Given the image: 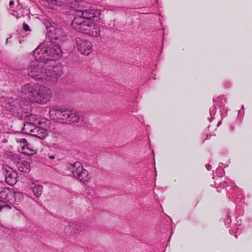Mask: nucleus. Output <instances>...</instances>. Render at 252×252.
Wrapping results in <instances>:
<instances>
[{"label":"nucleus","instance_id":"obj_2","mask_svg":"<svg viewBox=\"0 0 252 252\" xmlns=\"http://www.w3.org/2000/svg\"><path fill=\"white\" fill-rule=\"evenodd\" d=\"M50 118L54 120H62L64 123H77L79 121L78 112L74 110H60L52 108L49 111Z\"/></svg>","mask_w":252,"mask_h":252},{"label":"nucleus","instance_id":"obj_12","mask_svg":"<svg viewBox=\"0 0 252 252\" xmlns=\"http://www.w3.org/2000/svg\"><path fill=\"white\" fill-rule=\"evenodd\" d=\"M81 169L80 172V182L86 185L91 182L92 176L89 171L83 168V165H81Z\"/></svg>","mask_w":252,"mask_h":252},{"label":"nucleus","instance_id":"obj_30","mask_svg":"<svg viewBox=\"0 0 252 252\" xmlns=\"http://www.w3.org/2000/svg\"><path fill=\"white\" fill-rule=\"evenodd\" d=\"M22 141H23L24 143H27V140L25 139H23Z\"/></svg>","mask_w":252,"mask_h":252},{"label":"nucleus","instance_id":"obj_21","mask_svg":"<svg viewBox=\"0 0 252 252\" xmlns=\"http://www.w3.org/2000/svg\"><path fill=\"white\" fill-rule=\"evenodd\" d=\"M209 111H210V115L211 116H214L216 114V112H217V109H216V107L215 106L211 107L210 108Z\"/></svg>","mask_w":252,"mask_h":252},{"label":"nucleus","instance_id":"obj_4","mask_svg":"<svg viewBox=\"0 0 252 252\" xmlns=\"http://www.w3.org/2000/svg\"><path fill=\"white\" fill-rule=\"evenodd\" d=\"M84 0H80V18L86 19L88 20L97 21L100 19V11L95 9L90 3H84Z\"/></svg>","mask_w":252,"mask_h":252},{"label":"nucleus","instance_id":"obj_7","mask_svg":"<svg viewBox=\"0 0 252 252\" xmlns=\"http://www.w3.org/2000/svg\"><path fill=\"white\" fill-rule=\"evenodd\" d=\"M80 32L93 37H97L100 35L99 28L88 21L80 22Z\"/></svg>","mask_w":252,"mask_h":252},{"label":"nucleus","instance_id":"obj_27","mask_svg":"<svg viewBox=\"0 0 252 252\" xmlns=\"http://www.w3.org/2000/svg\"><path fill=\"white\" fill-rule=\"evenodd\" d=\"M49 158L51 159H54L55 158V156L54 155H50L49 156Z\"/></svg>","mask_w":252,"mask_h":252},{"label":"nucleus","instance_id":"obj_19","mask_svg":"<svg viewBox=\"0 0 252 252\" xmlns=\"http://www.w3.org/2000/svg\"><path fill=\"white\" fill-rule=\"evenodd\" d=\"M78 19L77 18H75L73 20H72L71 23V26L73 29L78 30L79 29V23H78Z\"/></svg>","mask_w":252,"mask_h":252},{"label":"nucleus","instance_id":"obj_13","mask_svg":"<svg viewBox=\"0 0 252 252\" xmlns=\"http://www.w3.org/2000/svg\"><path fill=\"white\" fill-rule=\"evenodd\" d=\"M17 167L22 172L29 173L30 171V165L28 161L21 160L17 162Z\"/></svg>","mask_w":252,"mask_h":252},{"label":"nucleus","instance_id":"obj_23","mask_svg":"<svg viewBox=\"0 0 252 252\" xmlns=\"http://www.w3.org/2000/svg\"><path fill=\"white\" fill-rule=\"evenodd\" d=\"M23 28L24 30V31H26V32L31 31V29L30 28V27L26 23H23Z\"/></svg>","mask_w":252,"mask_h":252},{"label":"nucleus","instance_id":"obj_22","mask_svg":"<svg viewBox=\"0 0 252 252\" xmlns=\"http://www.w3.org/2000/svg\"><path fill=\"white\" fill-rule=\"evenodd\" d=\"M223 221L226 226L229 225L231 222V220L230 216L227 215L226 218L223 220Z\"/></svg>","mask_w":252,"mask_h":252},{"label":"nucleus","instance_id":"obj_20","mask_svg":"<svg viewBox=\"0 0 252 252\" xmlns=\"http://www.w3.org/2000/svg\"><path fill=\"white\" fill-rule=\"evenodd\" d=\"M3 208L10 209L11 207L5 201L0 200V212Z\"/></svg>","mask_w":252,"mask_h":252},{"label":"nucleus","instance_id":"obj_17","mask_svg":"<svg viewBox=\"0 0 252 252\" xmlns=\"http://www.w3.org/2000/svg\"><path fill=\"white\" fill-rule=\"evenodd\" d=\"M14 197L15 199V203L18 205L24 200V196L22 193L20 192L14 193Z\"/></svg>","mask_w":252,"mask_h":252},{"label":"nucleus","instance_id":"obj_32","mask_svg":"<svg viewBox=\"0 0 252 252\" xmlns=\"http://www.w3.org/2000/svg\"><path fill=\"white\" fill-rule=\"evenodd\" d=\"M221 124V122H219L218 124V126H219Z\"/></svg>","mask_w":252,"mask_h":252},{"label":"nucleus","instance_id":"obj_26","mask_svg":"<svg viewBox=\"0 0 252 252\" xmlns=\"http://www.w3.org/2000/svg\"><path fill=\"white\" fill-rule=\"evenodd\" d=\"M206 167L208 170H210L211 169V165L210 164H207L206 165Z\"/></svg>","mask_w":252,"mask_h":252},{"label":"nucleus","instance_id":"obj_29","mask_svg":"<svg viewBox=\"0 0 252 252\" xmlns=\"http://www.w3.org/2000/svg\"><path fill=\"white\" fill-rule=\"evenodd\" d=\"M235 231V229H231L229 230V232L231 234H232V233H233Z\"/></svg>","mask_w":252,"mask_h":252},{"label":"nucleus","instance_id":"obj_14","mask_svg":"<svg viewBox=\"0 0 252 252\" xmlns=\"http://www.w3.org/2000/svg\"><path fill=\"white\" fill-rule=\"evenodd\" d=\"M88 116L87 112L82 111L80 113V126H87L89 125Z\"/></svg>","mask_w":252,"mask_h":252},{"label":"nucleus","instance_id":"obj_3","mask_svg":"<svg viewBox=\"0 0 252 252\" xmlns=\"http://www.w3.org/2000/svg\"><path fill=\"white\" fill-rule=\"evenodd\" d=\"M60 32H62L61 30H56L55 35L53 36V34H52L51 39H49V41H48L47 39H46V40L44 42L46 48L48 50L47 53L49 58H50L49 61L57 60L62 56V50L59 47L58 43L54 41V40L56 41L60 39V35H56L57 34H59Z\"/></svg>","mask_w":252,"mask_h":252},{"label":"nucleus","instance_id":"obj_18","mask_svg":"<svg viewBox=\"0 0 252 252\" xmlns=\"http://www.w3.org/2000/svg\"><path fill=\"white\" fill-rule=\"evenodd\" d=\"M77 162L74 164H71L69 167L70 169L72 170L71 173L73 177L76 179L79 178V172L78 171V168L76 167Z\"/></svg>","mask_w":252,"mask_h":252},{"label":"nucleus","instance_id":"obj_8","mask_svg":"<svg viewBox=\"0 0 252 252\" xmlns=\"http://www.w3.org/2000/svg\"><path fill=\"white\" fill-rule=\"evenodd\" d=\"M48 50L46 48L45 43L40 44L34 51L33 56L35 60L42 63V62L50 60L48 55Z\"/></svg>","mask_w":252,"mask_h":252},{"label":"nucleus","instance_id":"obj_1","mask_svg":"<svg viewBox=\"0 0 252 252\" xmlns=\"http://www.w3.org/2000/svg\"><path fill=\"white\" fill-rule=\"evenodd\" d=\"M21 92L32 103L45 104L52 96V91L48 87L38 84H28L21 88Z\"/></svg>","mask_w":252,"mask_h":252},{"label":"nucleus","instance_id":"obj_15","mask_svg":"<svg viewBox=\"0 0 252 252\" xmlns=\"http://www.w3.org/2000/svg\"><path fill=\"white\" fill-rule=\"evenodd\" d=\"M43 187L42 185L35 186L33 188L32 191L34 195L36 197H39L42 192Z\"/></svg>","mask_w":252,"mask_h":252},{"label":"nucleus","instance_id":"obj_31","mask_svg":"<svg viewBox=\"0 0 252 252\" xmlns=\"http://www.w3.org/2000/svg\"><path fill=\"white\" fill-rule=\"evenodd\" d=\"M85 193L86 194H91V192L90 191H85Z\"/></svg>","mask_w":252,"mask_h":252},{"label":"nucleus","instance_id":"obj_16","mask_svg":"<svg viewBox=\"0 0 252 252\" xmlns=\"http://www.w3.org/2000/svg\"><path fill=\"white\" fill-rule=\"evenodd\" d=\"M11 195V193L9 190L6 188L0 189V198L3 199L7 198L8 196Z\"/></svg>","mask_w":252,"mask_h":252},{"label":"nucleus","instance_id":"obj_33","mask_svg":"<svg viewBox=\"0 0 252 252\" xmlns=\"http://www.w3.org/2000/svg\"><path fill=\"white\" fill-rule=\"evenodd\" d=\"M217 191H218V192H220V190L219 189V188H217Z\"/></svg>","mask_w":252,"mask_h":252},{"label":"nucleus","instance_id":"obj_5","mask_svg":"<svg viewBox=\"0 0 252 252\" xmlns=\"http://www.w3.org/2000/svg\"><path fill=\"white\" fill-rule=\"evenodd\" d=\"M46 67V63L32 62L27 68V73L29 76L36 80L45 79Z\"/></svg>","mask_w":252,"mask_h":252},{"label":"nucleus","instance_id":"obj_25","mask_svg":"<svg viewBox=\"0 0 252 252\" xmlns=\"http://www.w3.org/2000/svg\"><path fill=\"white\" fill-rule=\"evenodd\" d=\"M227 186V183L225 181H224L223 182L220 183V187H221L222 188H224L225 187H226Z\"/></svg>","mask_w":252,"mask_h":252},{"label":"nucleus","instance_id":"obj_6","mask_svg":"<svg viewBox=\"0 0 252 252\" xmlns=\"http://www.w3.org/2000/svg\"><path fill=\"white\" fill-rule=\"evenodd\" d=\"M22 131L23 133L30 134L41 139H44L48 135L47 130L37 126L31 122L25 123L22 128Z\"/></svg>","mask_w":252,"mask_h":252},{"label":"nucleus","instance_id":"obj_24","mask_svg":"<svg viewBox=\"0 0 252 252\" xmlns=\"http://www.w3.org/2000/svg\"><path fill=\"white\" fill-rule=\"evenodd\" d=\"M222 99V97L219 96L215 98H213V101L215 103H216L217 105L221 101Z\"/></svg>","mask_w":252,"mask_h":252},{"label":"nucleus","instance_id":"obj_11","mask_svg":"<svg viewBox=\"0 0 252 252\" xmlns=\"http://www.w3.org/2000/svg\"><path fill=\"white\" fill-rule=\"evenodd\" d=\"M93 50L92 44L88 40L80 41V53L82 55L88 56Z\"/></svg>","mask_w":252,"mask_h":252},{"label":"nucleus","instance_id":"obj_28","mask_svg":"<svg viewBox=\"0 0 252 252\" xmlns=\"http://www.w3.org/2000/svg\"><path fill=\"white\" fill-rule=\"evenodd\" d=\"M14 1H11H11H10V2H9V5H10V6H12V5H13V4H14Z\"/></svg>","mask_w":252,"mask_h":252},{"label":"nucleus","instance_id":"obj_9","mask_svg":"<svg viewBox=\"0 0 252 252\" xmlns=\"http://www.w3.org/2000/svg\"><path fill=\"white\" fill-rule=\"evenodd\" d=\"M46 78L49 77L52 78H58L63 74V67L61 65H57L54 64L48 65L46 64Z\"/></svg>","mask_w":252,"mask_h":252},{"label":"nucleus","instance_id":"obj_10","mask_svg":"<svg viewBox=\"0 0 252 252\" xmlns=\"http://www.w3.org/2000/svg\"><path fill=\"white\" fill-rule=\"evenodd\" d=\"M18 176L17 173L9 168L6 169L5 182L10 186L14 185L17 182Z\"/></svg>","mask_w":252,"mask_h":252}]
</instances>
